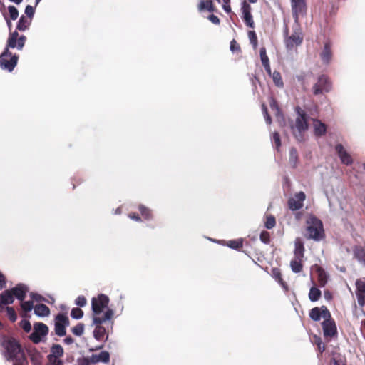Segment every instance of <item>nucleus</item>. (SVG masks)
Listing matches in <instances>:
<instances>
[{
  "label": "nucleus",
  "instance_id": "obj_1",
  "mask_svg": "<svg viewBox=\"0 0 365 365\" xmlns=\"http://www.w3.org/2000/svg\"><path fill=\"white\" fill-rule=\"evenodd\" d=\"M0 345L4 348L5 359L13 361V365H29L24 351L16 339L4 336L0 339Z\"/></svg>",
  "mask_w": 365,
  "mask_h": 365
},
{
  "label": "nucleus",
  "instance_id": "obj_2",
  "mask_svg": "<svg viewBox=\"0 0 365 365\" xmlns=\"http://www.w3.org/2000/svg\"><path fill=\"white\" fill-rule=\"evenodd\" d=\"M304 236L307 240L317 242L324 240L325 233L322 220L314 215L309 216L306 221Z\"/></svg>",
  "mask_w": 365,
  "mask_h": 365
},
{
  "label": "nucleus",
  "instance_id": "obj_3",
  "mask_svg": "<svg viewBox=\"0 0 365 365\" xmlns=\"http://www.w3.org/2000/svg\"><path fill=\"white\" fill-rule=\"evenodd\" d=\"M114 312L111 309H107L104 314L101 316L93 317V324L96 325V328L93 331V336L98 341H102L104 336L106 335V339L108 335L107 334L106 328L102 325L103 323L106 321L112 320Z\"/></svg>",
  "mask_w": 365,
  "mask_h": 365
},
{
  "label": "nucleus",
  "instance_id": "obj_4",
  "mask_svg": "<svg viewBox=\"0 0 365 365\" xmlns=\"http://www.w3.org/2000/svg\"><path fill=\"white\" fill-rule=\"evenodd\" d=\"M295 110L298 115L294 125L292 126L293 133L299 141L303 140L302 133L308 129L307 115L304 110L297 106Z\"/></svg>",
  "mask_w": 365,
  "mask_h": 365
},
{
  "label": "nucleus",
  "instance_id": "obj_5",
  "mask_svg": "<svg viewBox=\"0 0 365 365\" xmlns=\"http://www.w3.org/2000/svg\"><path fill=\"white\" fill-rule=\"evenodd\" d=\"M18 59V55H12L9 50L4 49L0 55V68L11 72L16 67Z\"/></svg>",
  "mask_w": 365,
  "mask_h": 365
},
{
  "label": "nucleus",
  "instance_id": "obj_6",
  "mask_svg": "<svg viewBox=\"0 0 365 365\" xmlns=\"http://www.w3.org/2000/svg\"><path fill=\"white\" fill-rule=\"evenodd\" d=\"M109 298L103 294H99L97 297H93L91 300V307L93 317L100 316L103 309L108 308Z\"/></svg>",
  "mask_w": 365,
  "mask_h": 365
},
{
  "label": "nucleus",
  "instance_id": "obj_7",
  "mask_svg": "<svg viewBox=\"0 0 365 365\" xmlns=\"http://www.w3.org/2000/svg\"><path fill=\"white\" fill-rule=\"evenodd\" d=\"M331 89V82L327 76L322 74L319 76L317 82L312 87V93L314 96L328 93Z\"/></svg>",
  "mask_w": 365,
  "mask_h": 365
},
{
  "label": "nucleus",
  "instance_id": "obj_8",
  "mask_svg": "<svg viewBox=\"0 0 365 365\" xmlns=\"http://www.w3.org/2000/svg\"><path fill=\"white\" fill-rule=\"evenodd\" d=\"M292 16L294 22L299 24V17H303L307 14V6L306 0H290Z\"/></svg>",
  "mask_w": 365,
  "mask_h": 365
},
{
  "label": "nucleus",
  "instance_id": "obj_9",
  "mask_svg": "<svg viewBox=\"0 0 365 365\" xmlns=\"http://www.w3.org/2000/svg\"><path fill=\"white\" fill-rule=\"evenodd\" d=\"M70 322L68 317L63 313L58 314L54 319V330L58 336H63L66 334V328L69 326Z\"/></svg>",
  "mask_w": 365,
  "mask_h": 365
},
{
  "label": "nucleus",
  "instance_id": "obj_10",
  "mask_svg": "<svg viewBox=\"0 0 365 365\" xmlns=\"http://www.w3.org/2000/svg\"><path fill=\"white\" fill-rule=\"evenodd\" d=\"M26 37L24 35L19 36V33L15 31L9 34L6 46L5 49L9 50V48H17L19 50H21L24 46Z\"/></svg>",
  "mask_w": 365,
  "mask_h": 365
},
{
  "label": "nucleus",
  "instance_id": "obj_11",
  "mask_svg": "<svg viewBox=\"0 0 365 365\" xmlns=\"http://www.w3.org/2000/svg\"><path fill=\"white\" fill-rule=\"evenodd\" d=\"M34 330L29 336V339L34 344H38L41 341V337L48 334V327L42 322H36L34 325Z\"/></svg>",
  "mask_w": 365,
  "mask_h": 365
},
{
  "label": "nucleus",
  "instance_id": "obj_12",
  "mask_svg": "<svg viewBox=\"0 0 365 365\" xmlns=\"http://www.w3.org/2000/svg\"><path fill=\"white\" fill-rule=\"evenodd\" d=\"M306 200V195L304 192L300 191L294 194V195L287 200V206L292 211H297L304 206V202Z\"/></svg>",
  "mask_w": 365,
  "mask_h": 365
},
{
  "label": "nucleus",
  "instance_id": "obj_13",
  "mask_svg": "<svg viewBox=\"0 0 365 365\" xmlns=\"http://www.w3.org/2000/svg\"><path fill=\"white\" fill-rule=\"evenodd\" d=\"M285 45L287 49L292 50L294 47L300 46L303 42V35L299 28L293 31V34L285 38Z\"/></svg>",
  "mask_w": 365,
  "mask_h": 365
},
{
  "label": "nucleus",
  "instance_id": "obj_14",
  "mask_svg": "<svg viewBox=\"0 0 365 365\" xmlns=\"http://www.w3.org/2000/svg\"><path fill=\"white\" fill-rule=\"evenodd\" d=\"M324 336L325 338H332L337 334V328L334 319L327 318L322 323Z\"/></svg>",
  "mask_w": 365,
  "mask_h": 365
},
{
  "label": "nucleus",
  "instance_id": "obj_15",
  "mask_svg": "<svg viewBox=\"0 0 365 365\" xmlns=\"http://www.w3.org/2000/svg\"><path fill=\"white\" fill-rule=\"evenodd\" d=\"M310 318L318 322L323 317L324 319L327 318H331V313L326 306H322L321 307H314L309 312Z\"/></svg>",
  "mask_w": 365,
  "mask_h": 365
},
{
  "label": "nucleus",
  "instance_id": "obj_16",
  "mask_svg": "<svg viewBox=\"0 0 365 365\" xmlns=\"http://www.w3.org/2000/svg\"><path fill=\"white\" fill-rule=\"evenodd\" d=\"M242 11L243 14L242 19L244 22L247 26L253 29L255 27V22L251 14V6L245 1L242 3Z\"/></svg>",
  "mask_w": 365,
  "mask_h": 365
},
{
  "label": "nucleus",
  "instance_id": "obj_17",
  "mask_svg": "<svg viewBox=\"0 0 365 365\" xmlns=\"http://www.w3.org/2000/svg\"><path fill=\"white\" fill-rule=\"evenodd\" d=\"M335 150L343 164L346 165H350L352 164L353 160L351 156L345 150L344 146L341 144H337L335 146Z\"/></svg>",
  "mask_w": 365,
  "mask_h": 365
},
{
  "label": "nucleus",
  "instance_id": "obj_18",
  "mask_svg": "<svg viewBox=\"0 0 365 365\" xmlns=\"http://www.w3.org/2000/svg\"><path fill=\"white\" fill-rule=\"evenodd\" d=\"M13 294V297H16L20 301H23L26 297V294L28 292L27 287L22 284H19L16 287L9 289Z\"/></svg>",
  "mask_w": 365,
  "mask_h": 365
},
{
  "label": "nucleus",
  "instance_id": "obj_19",
  "mask_svg": "<svg viewBox=\"0 0 365 365\" xmlns=\"http://www.w3.org/2000/svg\"><path fill=\"white\" fill-rule=\"evenodd\" d=\"M320 57L322 62L325 64H329L332 58L331 43L330 41L324 43V49L320 53Z\"/></svg>",
  "mask_w": 365,
  "mask_h": 365
},
{
  "label": "nucleus",
  "instance_id": "obj_20",
  "mask_svg": "<svg viewBox=\"0 0 365 365\" xmlns=\"http://www.w3.org/2000/svg\"><path fill=\"white\" fill-rule=\"evenodd\" d=\"M27 354L33 365H42L43 356L36 348L28 349Z\"/></svg>",
  "mask_w": 365,
  "mask_h": 365
},
{
  "label": "nucleus",
  "instance_id": "obj_21",
  "mask_svg": "<svg viewBox=\"0 0 365 365\" xmlns=\"http://www.w3.org/2000/svg\"><path fill=\"white\" fill-rule=\"evenodd\" d=\"M14 301V298L9 289L5 290L0 294V312L4 309V305L11 304Z\"/></svg>",
  "mask_w": 365,
  "mask_h": 365
},
{
  "label": "nucleus",
  "instance_id": "obj_22",
  "mask_svg": "<svg viewBox=\"0 0 365 365\" xmlns=\"http://www.w3.org/2000/svg\"><path fill=\"white\" fill-rule=\"evenodd\" d=\"M304 246L303 242L300 238H297L294 241V257L299 259H303L304 256Z\"/></svg>",
  "mask_w": 365,
  "mask_h": 365
},
{
  "label": "nucleus",
  "instance_id": "obj_23",
  "mask_svg": "<svg viewBox=\"0 0 365 365\" xmlns=\"http://www.w3.org/2000/svg\"><path fill=\"white\" fill-rule=\"evenodd\" d=\"M316 272L317 274V281L319 286L322 287H324L328 280L327 272L322 267L318 265H316Z\"/></svg>",
  "mask_w": 365,
  "mask_h": 365
},
{
  "label": "nucleus",
  "instance_id": "obj_24",
  "mask_svg": "<svg viewBox=\"0 0 365 365\" xmlns=\"http://www.w3.org/2000/svg\"><path fill=\"white\" fill-rule=\"evenodd\" d=\"M354 257L365 266V248L361 246H356L353 250Z\"/></svg>",
  "mask_w": 365,
  "mask_h": 365
},
{
  "label": "nucleus",
  "instance_id": "obj_25",
  "mask_svg": "<svg viewBox=\"0 0 365 365\" xmlns=\"http://www.w3.org/2000/svg\"><path fill=\"white\" fill-rule=\"evenodd\" d=\"M31 24V19H29L28 17L25 16L24 15H22L20 17L19 21L17 22L16 29L20 31H24L29 29Z\"/></svg>",
  "mask_w": 365,
  "mask_h": 365
},
{
  "label": "nucleus",
  "instance_id": "obj_26",
  "mask_svg": "<svg viewBox=\"0 0 365 365\" xmlns=\"http://www.w3.org/2000/svg\"><path fill=\"white\" fill-rule=\"evenodd\" d=\"M34 313L38 317H47L50 314V309L43 304H36L34 308Z\"/></svg>",
  "mask_w": 365,
  "mask_h": 365
},
{
  "label": "nucleus",
  "instance_id": "obj_27",
  "mask_svg": "<svg viewBox=\"0 0 365 365\" xmlns=\"http://www.w3.org/2000/svg\"><path fill=\"white\" fill-rule=\"evenodd\" d=\"M198 9L200 11L207 10L210 12H213L215 11V7L212 0H200L198 4Z\"/></svg>",
  "mask_w": 365,
  "mask_h": 365
},
{
  "label": "nucleus",
  "instance_id": "obj_28",
  "mask_svg": "<svg viewBox=\"0 0 365 365\" xmlns=\"http://www.w3.org/2000/svg\"><path fill=\"white\" fill-rule=\"evenodd\" d=\"M314 134L317 136H322L325 134L327 130L326 125L319 120L314 121Z\"/></svg>",
  "mask_w": 365,
  "mask_h": 365
},
{
  "label": "nucleus",
  "instance_id": "obj_29",
  "mask_svg": "<svg viewBox=\"0 0 365 365\" xmlns=\"http://www.w3.org/2000/svg\"><path fill=\"white\" fill-rule=\"evenodd\" d=\"M313 340H314V344L317 346V351L319 352L317 354V356H318V358H321L322 356L324 351L326 349V346H325L324 343L322 341L321 337H319V336H317L316 335L314 336Z\"/></svg>",
  "mask_w": 365,
  "mask_h": 365
},
{
  "label": "nucleus",
  "instance_id": "obj_30",
  "mask_svg": "<svg viewBox=\"0 0 365 365\" xmlns=\"http://www.w3.org/2000/svg\"><path fill=\"white\" fill-rule=\"evenodd\" d=\"M244 240L239 238L237 240H228L226 242V245L233 250L240 251L243 247Z\"/></svg>",
  "mask_w": 365,
  "mask_h": 365
},
{
  "label": "nucleus",
  "instance_id": "obj_31",
  "mask_svg": "<svg viewBox=\"0 0 365 365\" xmlns=\"http://www.w3.org/2000/svg\"><path fill=\"white\" fill-rule=\"evenodd\" d=\"M292 271L294 273H299L302 271V259L294 258L290 262Z\"/></svg>",
  "mask_w": 365,
  "mask_h": 365
},
{
  "label": "nucleus",
  "instance_id": "obj_32",
  "mask_svg": "<svg viewBox=\"0 0 365 365\" xmlns=\"http://www.w3.org/2000/svg\"><path fill=\"white\" fill-rule=\"evenodd\" d=\"M138 210L140 211L143 218L145 220H150L153 219V212L150 209L145 207L143 205H140L138 206Z\"/></svg>",
  "mask_w": 365,
  "mask_h": 365
},
{
  "label": "nucleus",
  "instance_id": "obj_33",
  "mask_svg": "<svg viewBox=\"0 0 365 365\" xmlns=\"http://www.w3.org/2000/svg\"><path fill=\"white\" fill-rule=\"evenodd\" d=\"M63 355V349L59 344H53L51 347V354L48 356L61 357Z\"/></svg>",
  "mask_w": 365,
  "mask_h": 365
},
{
  "label": "nucleus",
  "instance_id": "obj_34",
  "mask_svg": "<svg viewBox=\"0 0 365 365\" xmlns=\"http://www.w3.org/2000/svg\"><path fill=\"white\" fill-rule=\"evenodd\" d=\"M330 365H346V360L340 354H333L330 360Z\"/></svg>",
  "mask_w": 365,
  "mask_h": 365
},
{
  "label": "nucleus",
  "instance_id": "obj_35",
  "mask_svg": "<svg viewBox=\"0 0 365 365\" xmlns=\"http://www.w3.org/2000/svg\"><path fill=\"white\" fill-rule=\"evenodd\" d=\"M321 294V291L318 288L312 287L309 290V298L312 302H316L319 299Z\"/></svg>",
  "mask_w": 365,
  "mask_h": 365
},
{
  "label": "nucleus",
  "instance_id": "obj_36",
  "mask_svg": "<svg viewBox=\"0 0 365 365\" xmlns=\"http://www.w3.org/2000/svg\"><path fill=\"white\" fill-rule=\"evenodd\" d=\"M298 161V153L296 148H292L289 150V163L293 168H296Z\"/></svg>",
  "mask_w": 365,
  "mask_h": 365
},
{
  "label": "nucleus",
  "instance_id": "obj_37",
  "mask_svg": "<svg viewBox=\"0 0 365 365\" xmlns=\"http://www.w3.org/2000/svg\"><path fill=\"white\" fill-rule=\"evenodd\" d=\"M272 79L276 86L282 88L284 86V82L282 78V75L279 71H274L272 73Z\"/></svg>",
  "mask_w": 365,
  "mask_h": 365
},
{
  "label": "nucleus",
  "instance_id": "obj_38",
  "mask_svg": "<svg viewBox=\"0 0 365 365\" xmlns=\"http://www.w3.org/2000/svg\"><path fill=\"white\" fill-rule=\"evenodd\" d=\"M273 276L274 279L278 282V283L283 287H287V283L284 281L282 277V274L278 269H274L273 271Z\"/></svg>",
  "mask_w": 365,
  "mask_h": 365
},
{
  "label": "nucleus",
  "instance_id": "obj_39",
  "mask_svg": "<svg viewBox=\"0 0 365 365\" xmlns=\"http://www.w3.org/2000/svg\"><path fill=\"white\" fill-rule=\"evenodd\" d=\"M5 309L6 311L7 317L9 319V320L11 322H15L17 319V314L16 313L14 308L12 307H6Z\"/></svg>",
  "mask_w": 365,
  "mask_h": 365
},
{
  "label": "nucleus",
  "instance_id": "obj_40",
  "mask_svg": "<svg viewBox=\"0 0 365 365\" xmlns=\"http://www.w3.org/2000/svg\"><path fill=\"white\" fill-rule=\"evenodd\" d=\"M355 285L356 292L365 293V278L357 279Z\"/></svg>",
  "mask_w": 365,
  "mask_h": 365
},
{
  "label": "nucleus",
  "instance_id": "obj_41",
  "mask_svg": "<svg viewBox=\"0 0 365 365\" xmlns=\"http://www.w3.org/2000/svg\"><path fill=\"white\" fill-rule=\"evenodd\" d=\"M248 37L253 48L256 49L258 45L257 36L255 31H248Z\"/></svg>",
  "mask_w": 365,
  "mask_h": 365
},
{
  "label": "nucleus",
  "instance_id": "obj_42",
  "mask_svg": "<svg viewBox=\"0 0 365 365\" xmlns=\"http://www.w3.org/2000/svg\"><path fill=\"white\" fill-rule=\"evenodd\" d=\"M71 331L74 335L81 336L84 332V324L83 323H78L71 329Z\"/></svg>",
  "mask_w": 365,
  "mask_h": 365
},
{
  "label": "nucleus",
  "instance_id": "obj_43",
  "mask_svg": "<svg viewBox=\"0 0 365 365\" xmlns=\"http://www.w3.org/2000/svg\"><path fill=\"white\" fill-rule=\"evenodd\" d=\"M276 225V220L273 215H269L266 217V221L264 222V226L267 229H272Z\"/></svg>",
  "mask_w": 365,
  "mask_h": 365
},
{
  "label": "nucleus",
  "instance_id": "obj_44",
  "mask_svg": "<svg viewBox=\"0 0 365 365\" xmlns=\"http://www.w3.org/2000/svg\"><path fill=\"white\" fill-rule=\"evenodd\" d=\"M71 316L73 319H79L83 316V312L80 308H73L71 312Z\"/></svg>",
  "mask_w": 365,
  "mask_h": 365
},
{
  "label": "nucleus",
  "instance_id": "obj_45",
  "mask_svg": "<svg viewBox=\"0 0 365 365\" xmlns=\"http://www.w3.org/2000/svg\"><path fill=\"white\" fill-rule=\"evenodd\" d=\"M97 356L98 362L108 363L110 361V354L106 351H101Z\"/></svg>",
  "mask_w": 365,
  "mask_h": 365
},
{
  "label": "nucleus",
  "instance_id": "obj_46",
  "mask_svg": "<svg viewBox=\"0 0 365 365\" xmlns=\"http://www.w3.org/2000/svg\"><path fill=\"white\" fill-rule=\"evenodd\" d=\"M9 13V19L11 20H16L19 16V11L14 6H9L8 7Z\"/></svg>",
  "mask_w": 365,
  "mask_h": 365
},
{
  "label": "nucleus",
  "instance_id": "obj_47",
  "mask_svg": "<svg viewBox=\"0 0 365 365\" xmlns=\"http://www.w3.org/2000/svg\"><path fill=\"white\" fill-rule=\"evenodd\" d=\"M259 55L262 65L267 64L269 63V58L267 55V51L264 47L260 48Z\"/></svg>",
  "mask_w": 365,
  "mask_h": 365
},
{
  "label": "nucleus",
  "instance_id": "obj_48",
  "mask_svg": "<svg viewBox=\"0 0 365 365\" xmlns=\"http://www.w3.org/2000/svg\"><path fill=\"white\" fill-rule=\"evenodd\" d=\"M230 48L232 53H241V48L235 39H232L230 41Z\"/></svg>",
  "mask_w": 365,
  "mask_h": 365
},
{
  "label": "nucleus",
  "instance_id": "obj_49",
  "mask_svg": "<svg viewBox=\"0 0 365 365\" xmlns=\"http://www.w3.org/2000/svg\"><path fill=\"white\" fill-rule=\"evenodd\" d=\"M260 240L264 244H269L270 242V234L267 231H262L259 236Z\"/></svg>",
  "mask_w": 365,
  "mask_h": 365
},
{
  "label": "nucleus",
  "instance_id": "obj_50",
  "mask_svg": "<svg viewBox=\"0 0 365 365\" xmlns=\"http://www.w3.org/2000/svg\"><path fill=\"white\" fill-rule=\"evenodd\" d=\"M21 309L26 312H30L34 307L33 302L32 301H26L23 302L21 304Z\"/></svg>",
  "mask_w": 365,
  "mask_h": 365
},
{
  "label": "nucleus",
  "instance_id": "obj_51",
  "mask_svg": "<svg viewBox=\"0 0 365 365\" xmlns=\"http://www.w3.org/2000/svg\"><path fill=\"white\" fill-rule=\"evenodd\" d=\"M20 327L26 333H29L31 330V325L30 322L26 319L21 320L20 322Z\"/></svg>",
  "mask_w": 365,
  "mask_h": 365
},
{
  "label": "nucleus",
  "instance_id": "obj_52",
  "mask_svg": "<svg viewBox=\"0 0 365 365\" xmlns=\"http://www.w3.org/2000/svg\"><path fill=\"white\" fill-rule=\"evenodd\" d=\"M365 293L356 292L357 302L360 307H364L365 304Z\"/></svg>",
  "mask_w": 365,
  "mask_h": 365
},
{
  "label": "nucleus",
  "instance_id": "obj_53",
  "mask_svg": "<svg viewBox=\"0 0 365 365\" xmlns=\"http://www.w3.org/2000/svg\"><path fill=\"white\" fill-rule=\"evenodd\" d=\"M51 365H63V361L58 357L47 356Z\"/></svg>",
  "mask_w": 365,
  "mask_h": 365
},
{
  "label": "nucleus",
  "instance_id": "obj_54",
  "mask_svg": "<svg viewBox=\"0 0 365 365\" xmlns=\"http://www.w3.org/2000/svg\"><path fill=\"white\" fill-rule=\"evenodd\" d=\"M272 139L273 141L274 142L277 149H278L281 146V140L279 134L277 132H274L272 135Z\"/></svg>",
  "mask_w": 365,
  "mask_h": 365
},
{
  "label": "nucleus",
  "instance_id": "obj_55",
  "mask_svg": "<svg viewBox=\"0 0 365 365\" xmlns=\"http://www.w3.org/2000/svg\"><path fill=\"white\" fill-rule=\"evenodd\" d=\"M25 14L27 15L26 17L32 20L34 15V9L32 6L27 5L25 9Z\"/></svg>",
  "mask_w": 365,
  "mask_h": 365
},
{
  "label": "nucleus",
  "instance_id": "obj_56",
  "mask_svg": "<svg viewBox=\"0 0 365 365\" xmlns=\"http://www.w3.org/2000/svg\"><path fill=\"white\" fill-rule=\"evenodd\" d=\"M86 302L84 296H78L76 299V304L79 307H84L86 304Z\"/></svg>",
  "mask_w": 365,
  "mask_h": 365
},
{
  "label": "nucleus",
  "instance_id": "obj_57",
  "mask_svg": "<svg viewBox=\"0 0 365 365\" xmlns=\"http://www.w3.org/2000/svg\"><path fill=\"white\" fill-rule=\"evenodd\" d=\"M223 4L222 8L223 9L227 12L230 13L231 11V6H230V0H222Z\"/></svg>",
  "mask_w": 365,
  "mask_h": 365
},
{
  "label": "nucleus",
  "instance_id": "obj_58",
  "mask_svg": "<svg viewBox=\"0 0 365 365\" xmlns=\"http://www.w3.org/2000/svg\"><path fill=\"white\" fill-rule=\"evenodd\" d=\"M208 19L214 24H216V25H219L220 23V19L214 15V14H211L208 16Z\"/></svg>",
  "mask_w": 365,
  "mask_h": 365
},
{
  "label": "nucleus",
  "instance_id": "obj_59",
  "mask_svg": "<svg viewBox=\"0 0 365 365\" xmlns=\"http://www.w3.org/2000/svg\"><path fill=\"white\" fill-rule=\"evenodd\" d=\"M128 217L135 221L141 222V217L137 213H135V212L130 213L128 215Z\"/></svg>",
  "mask_w": 365,
  "mask_h": 365
},
{
  "label": "nucleus",
  "instance_id": "obj_60",
  "mask_svg": "<svg viewBox=\"0 0 365 365\" xmlns=\"http://www.w3.org/2000/svg\"><path fill=\"white\" fill-rule=\"evenodd\" d=\"M6 286V277L0 272V289H2Z\"/></svg>",
  "mask_w": 365,
  "mask_h": 365
},
{
  "label": "nucleus",
  "instance_id": "obj_61",
  "mask_svg": "<svg viewBox=\"0 0 365 365\" xmlns=\"http://www.w3.org/2000/svg\"><path fill=\"white\" fill-rule=\"evenodd\" d=\"M87 358L89 360V362H90L91 364L98 363V359L97 354H92L91 356L87 357Z\"/></svg>",
  "mask_w": 365,
  "mask_h": 365
},
{
  "label": "nucleus",
  "instance_id": "obj_62",
  "mask_svg": "<svg viewBox=\"0 0 365 365\" xmlns=\"http://www.w3.org/2000/svg\"><path fill=\"white\" fill-rule=\"evenodd\" d=\"M63 341L66 344L70 345L73 343L74 340L71 336H68L64 339Z\"/></svg>",
  "mask_w": 365,
  "mask_h": 365
},
{
  "label": "nucleus",
  "instance_id": "obj_63",
  "mask_svg": "<svg viewBox=\"0 0 365 365\" xmlns=\"http://www.w3.org/2000/svg\"><path fill=\"white\" fill-rule=\"evenodd\" d=\"M79 365H91L89 360L88 358H83L81 361H79Z\"/></svg>",
  "mask_w": 365,
  "mask_h": 365
},
{
  "label": "nucleus",
  "instance_id": "obj_64",
  "mask_svg": "<svg viewBox=\"0 0 365 365\" xmlns=\"http://www.w3.org/2000/svg\"><path fill=\"white\" fill-rule=\"evenodd\" d=\"M265 69V71H267V73L269 74V75H271V68H270V64L269 63H267V64H264L262 65Z\"/></svg>",
  "mask_w": 365,
  "mask_h": 365
}]
</instances>
